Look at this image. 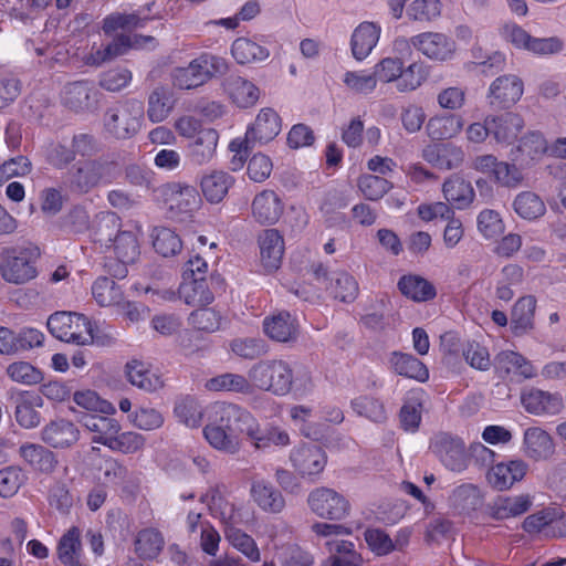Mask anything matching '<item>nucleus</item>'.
<instances>
[{
	"label": "nucleus",
	"instance_id": "51",
	"mask_svg": "<svg viewBox=\"0 0 566 566\" xmlns=\"http://www.w3.org/2000/svg\"><path fill=\"white\" fill-rule=\"evenodd\" d=\"M201 203L197 189L192 186H182L174 191L170 199V209L181 214H191Z\"/></svg>",
	"mask_w": 566,
	"mask_h": 566
},
{
	"label": "nucleus",
	"instance_id": "49",
	"mask_svg": "<svg viewBox=\"0 0 566 566\" xmlns=\"http://www.w3.org/2000/svg\"><path fill=\"white\" fill-rule=\"evenodd\" d=\"M514 210L523 219L534 220L542 217L546 207L543 200L532 191H523L514 200Z\"/></svg>",
	"mask_w": 566,
	"mask_h": 566
},
{
	"label": "nucleus",
	"instance_id": "57",
	"mask_svg": "<svg viewBox=\"0 0 566 566\" xmlns=\"http://www.w3.org/2000/svg\"><path fill=\"white\" fill-rule=\"evenodd\" d=\"M148 19V17L142 18L137 13H113L104 19L103 31L105 34H111L118 29L133 30L143 28Z\"/></svg>",
	"mask_w": 566,
	"mask_h": 566
},
{
	"label": "nucleus",
	"instance_id": "29",
	"mask_svg": "<svg viewBox=\"0 0 566 566\" xmlns=\"http://www.w3.org/2000/svg\"><path fill=\"white\" fill-rule=\"evenodd\" d=\"M248 130L249 138L259 144H266L280 133L281 119L272 108H263Z\"/></svg>",
	"mask_w": 566,
	"mask_h": 566
},
{
	"label": "nucleus",
	"instance_id": "46",
	"mask_svg": "<svg viewBox=\"0 0 566 566\" xmlns=\"http://www.w3.org/2000/svg\"><path fill=\"white\" fill-rule=\"evenodd\" d=\"M232 56L239 64L261 62L268 59L269 51L247 38H239L232 43Z\"/></svg>",
	"mask_w": 566,
	"mask_h": 566
},
{
	"label": "nucleus",
	"instance_id": "12",
	"mask_svg": "<svg viewBox=\"0 0 566 566\" xmlns=\"http://www.w3.org/2000/svg\"><path fill=\"white\" fill-rule=\"evenodd\" d=\"M413 49L430 60L444 62L455 52V42L442 32L427 31L413 35Z\"/></svg>",
	"mask_w": 566,
	"mask_h": 566
},
{
	"label": "nucleus",
	"instance_id": "37",
	"mask_svg": "<svg viewBox=\"0 0 566 566\" xmlns=\"http://www.w3.org/2000/svg\"><path fill=\"white\" fill-rule=\"evenodd\" d=\"M398 289L402 295L415 302L430 301L437 294L434 286L428 280L413 274L401 276Z\"/></svg>",
	"mask_w": 566,
	"mask_h": 566
},
{
	"label": "nucleus",
	"instance_id": "26",
	"mask_svg": "<svg viewBox=\"0 0 566 566\" xmlns=\"http://www.w3.org/2000/svg\"><path fill=\"white\" fill-rule=\"evenodd\" d=\"M234 178L223 170H211L201 177L200 188L210 203L221 202L233 186Z\"/></svg>",
	"mask_w": 566,
	"mask_h": 566
},
{
	"label": "nucleus",
	"instance_id": "40",
	"mask_svg": "<svg viewBox=\"0 0 566 566\" xmlns=\"http://www.w3.org/2000/svg\"><path fill=\"white\" fill-rule=\"evenodd\" d=\"M206 388L211 391H231L243 395L253 392V384L250 378L233 373H224L209 379Z\"/></svg>",
	"mask_w": 566,
	"mask_h": 566
},
{
	"label": "nucleus",
	"instance_id": "41",
	"mask_svg": "<svg viewBox=\"0 0 566 566\" xmlns=\"http://www.w3.org/2000/svg\"><path fill=\"white\" fill-rule=\"evenodd\" d=\"M81 532L71 527L59 541L57 557L64 566H82L81 563Z\"/></svg>",
	"mask_w": 566,
	"mask_h": 566
},
{
	"label": "nucleus",
	"instance_id": "58",
	"mask_svg": "<svg viewBox=\"0 0 566 566\" xmlns=\"http://www.w3.org/2000/svg\"><path fill=\"white\" fill-rule=\"evenodd\" d=\"M226 537L234 548L244 554L250 560L258 562L260 559L259 548L250 535L239 528L228 527Z\"/></svg>",
	"mask_w": 566,
	"mask_h": 566
},
{
	"label": "nucleus",
	"instance_id": "32",
	"mask_svg": "<svg viewBox=\"0 0 566 566\" xmlns=\"http://www.w3.org/2000/svg\"><path fill=\"white\" fill-rule=\"evenodd\" d=\"M120 219L114 212H101L95 217L91 237L102 247L111 248L117 233L120 231Z\"/></svg>",
	"mask_w": 566,
	"mask_h": 566
},
{
	"label": "nucleus",
	"instance_id": "20",
	"mask_svg": "<svg viewBox=\"0 0 566 566\" xmlns=\"http://www.w3.org/2000/svg\"><path fill=\"white\" fill-rule=\"evenodd\" d=\"M261 263L265 271L272 272L281 266L284 253V240L276 229L263 230L259 235Z\"/></svg>",
	"mask_w": 566,
	"mask_h": 566
},
{
	"label": "nucleus",
	"instance_id": "30",
	"mask_svg": "<svg viewBox=\"0 0 566 566\" xmlns=\"http://www.w3.org/2000/svg\"><path fill=\"white\" fill-rule=\"evenodd\" d=\"M463 125V118L457 114L434 116L428 120L426 132L432 140H444L460 134Z\"/></svg>",
	"mask_w": 566,
	"mask_h": 566
},
{
	"label": "nucleus",
	"instance_id": "63",
	"mask_svg": "<svg viewBox=\"0 0 566 566\" xmlns=\"http://www.w3.org/2000/svg\"><path fill=\"white\" fill-rule=\"evenodd\" d=\"M345 85L357 94L368 95L374 92L377 86L376 76L373 73L364 71H348L344 75Z\"/></svg>",
	"mask_w": 566,
	"mask_h": 566
},
{
	"label": "nucleus",
	"instance_id": "14",
	"mask_svg": "<svg viewBox=\"0 0 566 566\" xmlns=\"http://www.w3.org/2000/svg\"><path fill=\"white\" fill-rule=\"evenodd\" d=\"M521 402L530 413L557 415L563 409V398L559 394H552L537 388H530L521 394Z\"/></svg>",
	"mask_w": 566,
	"mask_h": 566
},
{
	"label": "nucleus",
	"instance_id": "36",
	"mask_svg": "<svg viewBox=\"0 0 566 566\" xmlns=\"http://www.w3.org/2000/svg\"><path fill=\"white\" fill-rule=\"evenodd\" d=\"M179 296L187 305L198 308L212 303L214 298L205 276L185 280L180 285Z\"/></svg>",
	"mask_w": 566,
	"mask_h": 566
},
{
	"label": "nucleus",
	"instance_id": "55",
	"mask_svg": "<svg viewBox=\"0 0 566 566\" xmlns=\"http://www.w3.org/2000/svg\"><path fill=\"white\" fill-rule=\"evenodd\" d=\"M153 238L154 249L165 258L172 256L181 250V240L169 228H156Z\"/></svg>",
	"mask_w": 566,
	"mask_h": 566
},
{
	"label": "nucleus",
	"instance_id": "39",
	"mask_svg": "<svg viewBox=\"0 0 566 566\" xmlns=\"http://www.w3.org/2000/svg\"><path fill=\"white\" fill-rule=\"evenodd\" d=\"M442 191L447 201L454 205L458 209L469 207L475 196L471 184L457 176L443 182Z\"/></svg>",
	"mask_w": 566,
	"mask_h": 566
},
{
	"label": "nucleus",
	"instance_id": "17",
	"mask_svg": "<svg viewBox=\"0 0 566 566\" xmlns=\"http://www.w3.org/2000/svg\"><path fill=\"white\" fill-rule=\"evenodd\" d=\"M485 123L491 126V135L497 143H513L524 127L523 117L513 112L488 115Z\"/></svg>",
	"mask_w": 566,
	"mask_h": 566
},
{
	"label": "nucleus",
	"instance_id": "4",
	"mask_svg": "<svg viewBox=\"0 0 566 566\" xmlns=\"http://www.w3.org/2000/svg\"><path fill=\"white\" fill-rule=\"evenodd\" d=\"M248 376L253 387L277 396L289 394L293 385V370L282 359L260 360L249 369Z\"/></svg>",
	"mask_w": 566,
	"mask_h": 566
},
{
	"label": "nucleus",
	"instance_id": "25",
	"mask_svg": "<svg viewBox=\"0 0 566 566\" xmlns=\"http://www.w3.org/2000/svg\"><path fill=\"white\" fill-rule=\"evenodd\" d=\"M532 505L528 495L497 496L488 504L486 514L497 521L515 517L526 513Z\"/></svg>",
	"mask_w": 566,
	"mask_h": 566
},
{
	"label": "nucleus",
	"instance_id": "33",
	"mask_svg": "<svg viewBox=\"0 0 566 566\" xmlns=\"http://www.w3.org/2000/svg\"><path fill=\"white\" fill-rule=\"evenodd\" d=\"M380 29L373 22L359 24L352 35V52L356 60H364L379 40Z\"/></svg>",
	"mask_w": 566,
	"mask_h": 566
},
{
	"label": "nucleus",
	"instance_id": "27",
	"mask_svg": "<svg viewBox=\"0 0 566 566\" xmlns=\"http://www.w3.org/2000/svg\"><path fill=\"white\" fill-rule=\"evenodd\" d=\"M251 496L264 512L277 514L285 507V500L277 489L264 480H255L251 484Z\"/></svg>",
	"mask_w": 566,
	"mask_h": 566
},
{
	"label": "nucleus",
	"instance_id": "10",
	"mask_svg": "<svg viewBox=\"0 0 566 566\" xmlns=\"http://www.w3.org/2000/svg\"><path fill=\"white\" fill-rule=\"evenodd\" d=\"M290 461L301 478L315 481L327 464V455L318 444L304 443L293 448Z\"/></svg>",
	"mask_w": 566,
	"mask_h": 566
},
{
	"label": "nucleus",
	"instance_id": "3",
	"mask_svg": "<svg viewBox=\"0 0 566 566\" xmlns=\"http://www.w3.org/2000/svg\"><path fill=\"white\" fill-rule=\"evenodd\" d=\"M226 59L212 54H201L185 67H176L171 72L174 86L180 90H191L207 83L211 77L226 74Z\"/></svg>",
	"mask_w": 566,
	"mask_h": 566
},
{
	"label": "nucleus",
	"instance_id": "64",
	"mask_svg": "<svg viewBox=\"0 0 566 566\" xmlns=\"http://www.w3.org/2000/svg\"><path fill=\"white\" fill-rule=\"evenodd\" d=\"M7 374L13 381L29 386L39 384L43 378L42 373L27 361L10 364L7 368Z\"/></svg>",
	"mask_w": 566,
	"mask_h": 566
},
{
	"label": "nucleus",
	"instance_id": "1",
	"mask_svg": "<svg viewBox=\"0 0 566 566\" xmlns=\"http://www.w3.org/2000/svg\"><path fill=\"white\" fill-rule=\"evenodd\" d=\"M239 433L254 436L255 419L247 409L234 403L217 406L213 422L203 429L209 444L229 454H234L239 450Z\"/></svg>",
	"mask_w": 566,
	"mask_h": 566
},
{
	"label": "nucleus",
	"instance_id": "9",
	"mask_svg": "<svg viewBox=\"0 0 566 566\" xmlns=\"http://www.w3.org/2000/svg\"><path fill=\"white\" fill-rule=\"evenodd\" d=\"M431 448L448 470L462 472L468 468L469 457L461 438L440 432L432 439Z\"/></svg>",
	"mask_w": 566,
	"mask_h": 566
},
{
	"label": "nucleus",
	"instance_id": "43",
	"mask_svg": "<svg viewBox=\"0 0 566 566\" xmlns=\"http://www.w3.org/2000/svg\"><path fill=\"white\" fill-rule=\"evenodd\" d=\"M20 455L34 469L50 473L56 467L54 453L41 444L27 443L20 447Z\"/></svg>",
	"mask_w": 566,
	"mask_h": 566
},
{
	"label": "nucleus",
	"instance_id": "47",
	"mask_svg": "<svg viewBox=\"0 0 566 566\" xmlns=\"http://www.w3.org/2000/svg\"><path fill=\"white\" fill-rule=\"evenodd\" d=\"M164 547L161 534L153 528H146L138 533L135 541V552L140 558L153 559Z\"/></svg>",
	"mask_w": 566,
	"mask_h": 566
},
{
	"label": "nucleus",
	"instance_id": "18",
	"mask_svg": "<svg viewBox=\"0 0 566 566\" xmlns=\"http://www.w3.org/2000/svg\"><path fill=\"white\" fill-rule=\"evenodd\" d=\"M422 158L441 170H451L461 166L464 153L453 144H432L422 149Z\"/></svg>",
	"mask_w": 566,
	"mask_h": 566
},
{
	"label": "nucleus",
	"instance_id": "8",
	"mask_svg": "<svg viewBox=\"0 0 566 566\" xmlns=\"http://www.w3.org/2000/svg\"><path fill=\"white\" fill-rule=\"evenodd\" d=\"M307 505L316 516L332 521L345 518L350 509L344 495L325 486L316 488L310 492Z\"/></svg>",
	"mask_w": 566,
	"mask_h": 566
},
{
	"label": "nucleus",
	"instance_id": "42",
	"mask_svg": "<svg viewBox=\"0 0 566 566\" xmlns=\"http://www.w3.org/2000/svg\"><path fill=\"white\" fill-rule=\"evenodd\" d=\"M536 300L534 296H523L513 306L511 323L516 335L533 328Z\"/></svg>",
	"mask_w": 566,
	"mask_h": 566
},
{
	"label": "nucleus",
	"instance_id": "54",
	"mask_svg": "<svg viewBox=\"0 0 566 566\" xmlns=\"http://www.w3.org/2000/svg\"><path fill=\"white\" fill-rule=\"evenodd\" d=\"M92 293L101 306H111L118 304L123 298V292L114 280L108 277H98L93 286Z\"/></svg>",
	"mask_w": 566,
	"mask_h": 566
},
{
	"label": "nucleus",
	"instance_id": "21",
	"mask_svg": "<svg viewBox=\"0 0 566 566\" xmlns=\"http://www.w3.org/2000/svg\"><path fill=\"white\" fill-rule=\"evenodd\" d=\"M222 88L239 107L253 106L260 97V90L249 80L230 74L222 82Z\"/></svg>",
	"mask_w": 566,
	"mask_h": 566
},
{
	"label": "nucleus",
	"instance_id": "45",
	"mask_svg": "<svg viewBox=\"0 0 566 566\" xmlns=\"http://www.w3.org/2000/svg\"><path fill=\"white\" fill-rule=\"evenodd\" d=\"M449 501L454 509L461 512H471L482 505L483 496L476 485L467 483L455 488Z\"/></svg>",
	"mask_w": 566,
	"mask_h": 566
},
{
	"label": "nucleus",
	"instance_id": "62",
	"mask_svg": "<svg viewBox=\"0 0 566 566\" xmlns=\"http://www.w3.org/2000/svg\"><path fill=\"white\" fill-rule=\"evenodd\" d=\"M353 409L360 416H364L375 422H382L386 419L384 405L376 398L360 396L352 401Z\"/></svg>",
	"mask_w": 566,
	"mask_h": 566
},
{
	"label": "nucleus",
	"instance_id": "23",
	"mask_svg": "<svg viewBox=\"0 0 566 566\" xmlns=\"http://www.w3.org/2000/svg\"><path fill=\"white\" fill-rule=\"evenodd\" d=\"M63 102L75 112L91 109L97 104V92L92 82H73L64 87Z\"/></svg>",
	"mask_w": 566,
	"mask_h": 566
},
{
	"label": "nucleus",
	"instance_id": "11",
	"mask_svg": "<svg viewBox=\"0 0 566 566\" xmlns=\"http://www.w3.org/2000/svg\"><path fill=\"white\" fill-rule=\"evenodd\" d=\"M523 92V81L517 75L505 74L490 84L486 101L492 109H509L521 99Z\"/></svg>",
	"mask_w": 566,
	"mask_h": 566
},
{
	"label": "nucleus",
	"instance_id": "52",
	"mask_svg": "<svg viewBox=\"0 0 566 566\" xmlns=\"http://www.w3.org/2000/svg\"><path fill=\"white\" fill-rule=\"evenodd\" d=\"M231 352L243 359H258L268 354L269 347L264 339L255 337L235 338L230 343Z\"/></svg>",
	"mask_w": 566,
	"mask_h": 566
},
{
	"label": "nucleus",
	"instance_id": "35",
	"mask_svg": "<svg viewBox=\"0 0 566 566\" xmlns=\"http://www.w3.org/2000/svg\"><path fill=\"white\" fill-rule=\"evenodd\" d=\"M175 105L172 91L165 85H159L153 90L148 96L147 116L153 123L165 120Z\"/></svg>",
	"mask_w": 566,
	"mask_h": 566
},
{
	"label": "nucleus",
	"instance_id": "60",
	"mask_svg": "<svg viewBox=\"0 0 566 566\" xmlns=\"http://www.w3.org/2000/svg\"><path fill=\"white\" fill-rule=\"evenodd\" d=\"M391 187L390 181L379 176L364 175L358 179V188L368 200L382 198Z\"/></svg>",
	"mask_w": 566,
	"mask_h": 566
},
{
	"label": "nucleus",
	"instance_id": "22",
	"mask_svg": "<svg viewBox=\"0 0 566 566\" xmlns=\"http://www.w3.org/2000/svg\"><path fill=\"white\" fill-rule=\"evenodd\" d=\"M251 210L259 223L274 224L283 213V203L273 190H263L254 197Z\"/></svg>",
	"mask_w": 566,
	"mask_h": 566
},
{
	"label": "nucleus",
	"instance_id": "61",
	"mask_svg": "<svg viewBox=\"0 0 566 566\" xmlns=\"http://www.w3.org/2000/svg\"><path fill=\"white\" fill-rule=\"evenodd\" d=\"M497 359L502 364L506 373H515L524 378H532L535 376V370L531 361H528L521 354L515 352H502Z\"/></svg>",
	"mask_w": 566,
	"mask_h": 566
},
{
	"label": "nucleus",
	"instance_id": "13",
	"mask_svg": "<svg viewBox=\"0 0 566 566\" xmlns=\"http://www.w3.org/2000/svg\"><path fill=\"white\" fill-rule=\"evenodd\" d=\"M263 331L274 342L295 343L300 335V324L289 312L281 311L264 318Z\"/></svg>",
	"mask_w": 566,
	"mask_h": 566
},
{
	"label": "nucleus",
	"instance_id": "15",
	"mask_svg": "<svg viewBox=\"0 0 566 566\" xmlns=\"http://www.w3.org/2000/svg\"><path fill=\"white\" fill-rule=\"evenodd\" d=\"M526 471L527 464L522 460L500 462L489 469L486 480L493 489L505 491L511 489L515 482L521 481Z\"/></svg>",
	"mask_w": 566,
	"mask_h": 566
},
{
	"label": "nucleus",
	"instance_id": "19",
	"mask_svg": "<svg viewBox=\"0 0 566 566\" xmlns=\"http://www.w3.org/2000/svg\"><path fill=\"white\" fill-rule=\"evenodd\" d=\"M41 438L44 443L54 449H66L78 441L80 430L72 421L57 419L42 429Z\"/></svg>",
	"mask_w": 566,
	"mask_h": 566
},
{
	"label": "nucleus",
	"instance_id": "48",
	"mask_svg": "<svg viewBox=\"0 0 566 566\" xmlns=\"http://www.w3.org/2000/svg\"><path fill=\"white\" fill-rule=\"evenodd\" d=\"M326 290L342 302H352L358 295V284L356 280L346 272L334 273Z\"/></svg>",
	"mask_w": 566,
	"mask_h": 566
},
{
	"label": "nucleus",
	"instance_id": "59",
	"mask_svg": "<svg viewBox=\"0 0 566 566\" xmlns=\"http://www.w3.org/2000/svg\"><path fill=\"white\" fill-rule=\"evenodd\" d=\"M62 227L72 233H84L91 229L88 211L85 207L76 205L62 217Z\"/></svg>",
	"mask_w": 566,
	"mask_h": 566
},
{
	"label": "nucleus",
	"instance_id": "6",
	"mask_svg": "<svg viewBox=\"0 0 566 566\" xmlns=\"http://www.w3.org/2000/svg\"><path fill=\"white\" fill-rule=\"evenodd\" d=\"M143 117V103L130 99L109 107L104 115V126L114 137L126 139L137 134Z\"/></svg>",
	"mask_w": 566,
	"mask_h": 566
},
{
	"label": "nucleus",
	"instance_id": "38",
	"mask_svg": "<svg viewBox=\"0 0 566 566\" xmlns=\"http://www.w3.org/2000/svg\"><path fill=\"white\" fill-rule=\"evenodd\" d=\"M128 381L145 391L153 392L160 389L164 382L156 373L151 371L143 361L132 360L126 365Z\"/></svg>",
	"mask_w": 566,
	"mask_h": 566
},
{
	"label": "nucleus",
	"instance_id": "24",
	"mask_svg": "<svg viewBox=\"0 0 566 566\" xmlns=\"http://www.w3.org/2000/svg\"><path fill=\"white\" fill-rule=\"evenodd\" d=\"M524 452L535 461L547 460L555 453L554 440L539 427L527 428L524 432Z\"/></svg>",
	"mask_w": 566,
	"mask_h": 566
},
{
	"label": "nucleus",
	"instance_id": "28",
	"mask_svg": "<svg viewBox=\"0 0 566 566\" xmlns=\"http://www.w3.org/2000/svg\"><path fill=\"white\" fill-rule=\"evenodd\" d=\"M130 49V35L117 34L113 41L105 46L96 48L94 45L86 57V63L93 66H101L106 62H111L114 59L126 54Z\"/></svg>",
	"mask_w": 566,
	"mask_h": 566
},
{
	"label": "nucleus",
	"instance_id": "34",
	"mask_svg": "<svg viewBox=\"0 0 566 566\" xmlns=\"http://www.w3.org/2000/svg\"><path fill=\"white\" fill-rule=\"evenodd\" d=\"M389 363L392 370L400 376L412 378L421 382L429 378V371L426 365L411 354L394 352Z\"/></svg>",
	"mask_w": 566,
	"mask_h": 566
},
{
	"label": "nucleus",
	"instance_id": "50",
	"mask_svg": "<svg viewBox=\"0 0 566 566\" xmlns=\"http://www.w3.org/2000/svg\"><path fill=\"white\" fill-rule=\"evenodd\" d=\"M112 245L118 260L124 263H134L139 256V243L134 231L117 233Z\"/></svg>",
	"mask_w": 566,
	"mask_h": 566
},
{
	"label": "nucleus",
	"instance_id": "53",
	"mask_svg": "<svg viewBox=\"0 0 566 566\" xmlns=\"http://www.w3.org/2000/svg\"><path fill=\"white\" fill-rule=\"evenodd\" d=\"M222 322V316L214 308L207 305L192 311L188 316V324L197 331L213 333L217 332Z\"/></svg>",
	"mask_w": 566,
	"mask_h": 566
},
{
	"label": "nucleus",
	"instance_id": "31",
	"mask_svg": "<svg viewBox=\"0 0 566 566\" xmlns=\"http://www.w3.org/2000/svg\"><path fill=\"white\" fill-rule=\"evenodd\" d=\"M219 134L213 128H202L198 132L196 139L190 144V159L196 165L209 163L216 153Z\"/></svg>",
	"mask_w": 566,
	"mask_h": 566
},
{
	"label": "nucleus",
	"instance_id": "56",
	"mask_svg": "<svg viewBox=\"0 0 566 566\" xmlns=\"http://www.w3.org/2000/svg\"><path fill=\"white\" fill-rule=\"evenodd\" d=\"M442 4L440 0H415L408 9L409 19L419 22H431L441 15Z\"/></svg>",
	"mask_w": 566,
	"mask_h": 566
},
{
	"label": "nucleus",
	"instance_id": "44",
	"mask_svg": "<svg viewBox=\"0 0 566 566\" xmlns=\"http://www.w3.org/2000/svg\"><path fill=\"white\" fill-rule=\"evenodd\" d=\"M42 403L40 395L25 394L21 396L15 406L17 422L28 429L36 427L41 421L36 408L42 407Z\"/></svg>",
	"mask_w": 566,
	"mask_h": 566
},
{
	"label": "nucleus",
	"instance_id": "7",
	"mask_svg": "<svg viewBox=\"0 0 566 566\" xmlns=\"http://www.w3.org/2000/svg\"><path fill=\"white\" fill-rule=\"evenodd\" d=\"M0 259V273L8 283L24 284L36 276V269L28 249L3 248Z\"/></svg>",
	"mask_w": 566,
	"mask_h": 566
},
{
	"label": "nucleus",
	"instance_id": "5",
	"mask_svg": "<svg viewBox=\"0 0 566 566\" xmlns=\"http://www.w3.org/2000/svg\"><path fill=\"white\" fill-rule=\"evenodd\" d=\"M49 332L57 339L75 345H86L95 340L92 323L82 314L56 312L48 318Z\"/></svg>",
	"mask_w": 566,
	"mask_h": 566
},
{
	"label": "nucleus",
	"instance_id": "16",
	"mask_svg": "<svg viewBox=\"0 0 566 566\" xmlns=\"http://www.w3.org/2000/svg\"><path fill=\"white\" fill-rule=\"evenodd\" d=\"M77 420L93 433V442L107 448L112 446L116 433L122 429L116 419L103 415L82 412Z\"/></svg>",
	"mask_w": 566,
	"mask_h": 566
},
{
	"label": "nucleus",
	"instance_id": "2",
	"mask_svg": "<svg viewBox=\"0 0 566 566\" xmlns=\"http://www.w3.org/2000/svg\"><path fill=\"white\" fill-rule=\"evenodd\" d=\"M120 174V165L105 157L81 160L66 172L63 184L74 195H86L102 182H112Z\"/></svg>",
	"mask_w": 566,
	"mask_h": 566
}]
</instances>
